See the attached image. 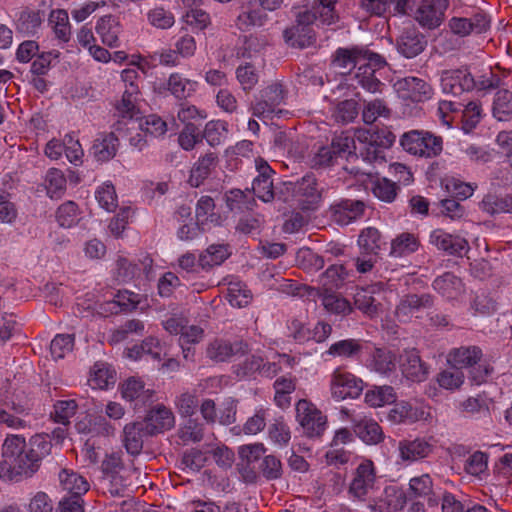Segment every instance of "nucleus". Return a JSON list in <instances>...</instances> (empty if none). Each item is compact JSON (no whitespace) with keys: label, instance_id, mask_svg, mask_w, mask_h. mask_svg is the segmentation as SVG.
<instances>
[{"label":"nucleus","instance_id":"55","mask_svg":"<svg viewBox=\"0 0 512 512\" xmlns=\"http://www.w3.org/2000/svg\"><path fill=\"white\" fill-rule=\"evenodd\" d=\"M50 23L54 24V32L58 39L67 42L70 37V26L66 10H53L49 16Z\"/></svg>","mask_w":512,"mask_h":512},{"label":"nucleus","instance_id":"22","mask_svg":"<svg viewBox=\"0 0 512 512\" xmlns=\"http://www.w3.org/2000/svg\"><path fill=\"white\" fill-rule=\"evenodd\" d=\"M365 208V203L356 199H341L331 205L335 221L342 225H347L362 217Z\"/></svg>","mask_w":512,"mask_h":512},{"label":"nucleus","instance_id":"29","mask_svg":"<svg viewBox=\"0 0 512 512\" xmlns=\"http://www.w3.org/2000/svg\"><path fill=\"white\" fill-rule=\"evenodd\" d=\"M368 367L379 374H389L396 368V356L385 348H375L368 359Z\"/></svg>","mask_w":512,"mask_h":512},{"label":"nucleus","instance_id":"13","mask_svg":"<svg viewBox=\"0 0 512 512\" xmlns=\"http://www.w3.org/2000/svg\"><path fill=\"white\" fill-rule=\"evenodd\" d=\"M442 91L454 96L475 88V79L466 69L445 70L441 74Z\"/></svg>","mask_w":512,"mask_h":512},{"label":"nucleus","instance_id":"43","mask_svg":"<svg viewBox=\"0 0 512 512\" xmlns=\"http://www.w3.org/2000/svg\"><path fill=\"white\" fill-rule=\"evenodd\" d=\"M136 98H128L125 95L122 96V100L117 104V116L120 118L114 124L115 130H122V125H126L130 123L132 125L131 129H135L136 122L133 120L137 113L136 106L134 104Z\"/></svg>","mask_w":512,"mask_h":512},{"label":"nucleus","instance_id":"48","mask_svg":"<svg viewBox=\"0 0 512 512\" xmlns=\"http://www.w3.org/2000/svg\"><path fill=\"white\" fill-rule=\"evenodd\" d=\"M355 433L367 444H377L382 438V429L378 423L371 420L359 422L354 429Z\"/></svg>","mask_w":512,"mask_h":512},{"label":"nucleus","instance_id":"24","mask_svg":"<svg viewBox=\"0 0 512 512\" xmlns=\"http://www.w3.org/2000/svg\"><path fill=\"white\" fill-rule=\"evenodd\" d=\"M400 458L406 462H413L427 457L433 446L425 439L401 440L398 444Z\"/></svg>","mask_w":512,"mask_h":512},{"label":"nucleus","instance_id":"32","mask_svg":"<svg viewBox=\"0 0 512 512\" xmlns=\"http://www.w3.org/2000/svg\"><path fill=\"white\" fill-rule=\"evenodd\" d=\"M96 31L104 44L110 47L118 46L121 26L115 17L111 15L102 17L96 25Z\"/></svg>","mask_w":512,"mask_h":512},{"label":"nucleus","instance_id":"9","mask_svg":"<svg viewBox=\"0 0 512 512\" xmlns=\"http://www.w3.org/2000/svg\"><path fill=\"white\" fill-rule=\"evenodd\" d=\"M376 480L374 463L365 459L355 469L348 492L354 498L365 500L369 492L374 489Z\"/></svg>","mask_w":512,"mask_h":512},{"label":"nucleus","instance_id":"52","mask_svg":"<svg viewBox=\"0 0 512 512\" xmlns=\"http://www.w3.org/2000/svg\"><path fill=\"white\" fill-rule=\"evenodd\" d=\"M296 260L298 265L307 272H316L324 267L325 261L322 256L309 248L300 249Z\"/></svg>","mask_w":512,"mask_h":512},{"label":"nucleus","instance_id":"26","mask_svg":"<svg viewBox=\"0 0 512 512\" xmlns=\"http://www.w3.org/2000/svg\"><path fill=\"white\" fill-rule=\"evenodd\" d=\"M124 468L121 455L119 453H111L106 455L101 463V470L103 474L110 478L112 486L116 485L115 489H110V492L115 495H119L123 487H126V483L121 476L120 471Z\"/></svg>","mask_w":512,"mask_h":512},{"label":"nucleus","instance_id":"40","mask_svg":"<svg viewBox=\"0 0 512 512\" xmlns=\"http://www.w3.org/2000/svg\"><path fill=\"white\" fill-rule=\"evenodd\" d=\"M59 481L62 489L67 492V495L82 496V494L89 489L88 482L75 472L62 470L59 474Z\"/></svg>","mask_w":512,"mask_h":512},{"label":"nucleus","instance_id":"5","mask_svg":"<svg viewBox=\"0 0 512 512\" xmlns=\"http://www.w3.org/2000/svg\"><path fill=\"white\" fill-rule=\"evenodd\" d=\"M283 186L297 198L303 209L313 210L321 202L323 188L319 187L314 174H306L296 181H285Z\"/></svg>","mask_w":512,"mask_h":512},{"label":"nucleus","instance_id":"28","mask_svg":"<svg viewBox=\"0 0 512 512\" xmlns=\"http://www.w3.org/2000/svg\"><path fill=\"white\" fill-rule=\"evenodd\" d=\"M435 291L447 299H456L464 292L462 280L451 272L438 276L432 284Z\"/></svg>","mask_w":512,"mask_h":512},{"label":"nucleus","instance_id":"20","mask_svg":"<svg viewBox=\"0 0 512 512\" xmlns=\"http://www.w3.org/2000/svg\"><path fill=\"white\" fill-rule=\"evenodd\" d=\"M427 40L416 28H406L397 39V50L406 58H413L425 49Z\"/></svg>","mask_w":512,"mask_h":512},{"label":"nucleus","instance_id":"56","mask_svg":"<svg viewBox=\"0 0 512 512\" xmlns=\"http://www.w3.org/2000/svg\"><path fill=\"white\" fill-rule=\"evenodd\" d=\"M390 109L381 99H375L365 104L362 117L366 124L374 123L378 117H389Z\"/></svg>","mask_w":512,"mask_h":512},{"label":"nucleus","instance_id":"27","mask_svg":"<svg viewBox=\"0 0 512 512\" xmlns=\"http://www.w3.org/2000/svg\"><path fill=\"white\" fill-rule=\"evenodd\" d=\"M364 53H366V47L362 46L338 48L333 55V64L342 69V73L350 72L358 64L361 65V56Z\"/></svg>","mask_w":512,"mask_h":512},{"label":"nucleus","instance_id":"31","mask_svg":"<svg viewBox=\"0 0 512 512\" xmlns=\"http://www.w3.org/2000/svg\"><path fill=\"white\" fill-rule=\"evenodd\" d=\"M118 138L113 132L98 137L92 146V153L99 162L112 159L117 152Z\"/></svg>","mask_w":512,"mask_h":512},{"label":"nucleus","instance_id":"44","mask_svg":"<svg viewBox=\"0 0 512 512\" xmlns=\"http://www.w3.org/2000/svg\"><path fill=\"white\" fill-rule=\"evenodd\" d=\"M42 23L39 12L24 10L19 14L16 21V30L24 36H30L37 32Z\"/></svg>","mask_w":512,"mask_h":512},{"label":"nucleus","instance_id":"34","mask_svg":"<svg viewBox=\"0 0 512 512\" xmlns=\"http://www.w3.org/2000/svg\"><path fill=\"white\" fill-rule=\"evenodd\" d=\"M419 247L418 238L411 233H401L391 241L389 256L401 258L414 253Z\"/></svg>","mask_w":512,"mask_h":512},{"label":"nucleus","instance_id":"21","mask_svg":"<svg viewBox=\"0 0 512 512\" xmlns=\"http://www.w3.org/2000/svg\"><path fill=\"white\" fill-rule=\"evenodd\" d=\"M490 26V21L486 14L476 13L471 18H457L454 17L449 21V27L454 34L461 37L467 36L470 33H483Z\"/></svg>","mask_w":512,"mask_h":512},{"label":"nucleus","instance_id":"36","mask_svg":"<svg viewBox=\"0 0 512 512\" xmlns=\"http://www.w3.org/2000/svg\"><path fill=\"white\" fill-rule=\"evenodd\" d=\"M90 384L94 388L106 389L116 382V372L105 362H96L91 370Z\"/></svg>","mask_w":512,"mask_h":512},{"label":"nucleus","instance_id":"10","mask_svg":"<svg viewBox=\"0 0 512 512\" xmlns=\"http://www.w3.org/2000/svg\"><path fill=\"white\" fill-rule=\"evenodd\" d=\"M330 386L331 394L335 399H354L362 393L363 381L349 372L335 371Z\"/></svg>","mask_w":512,"mask_h":512},{"label":"nucleus","instance_id":"8","mask_svg":"<svg viewBox=\"0 0 512 512\" xmlns=\"http://www.w3.org/2000/svg\"><path fill=\"white\" fill-rule=\"evenodd\" d=\"M398 365L402 376L413 383L426 381L430 374V366L422 360L416 348L404 349L398 357Z\"/></svg>","mask_w":512,"mask_h":512},{"label":"nucleus","instance_id":"39","mask_svg":"<svg viewBox=\"0 0 512 512\" xmlns=\"http://www.w3.org/2000/svg\"><path fill=\"white\" fill-rule=\"evenodd\" d=\"M492 114L498 121H509L512 118V92L500 89L496 92L492 105Z\"/></svg>","mask_w":512,"mask_h":512},{"label":"nucleus","instance_id":"53","mask_svg":"<svg viewBox=\"0 0 512 512\" xmlns=\"http://www.w3.org/2000/svg\"><path fill=\"white\" fill-rule=\"evenodd\" d=\"M45 184L47 194L51 198L60 197L66 188V179L63 172L57 168L49 169L45 176Z\"/></svg>","mask_w":512,"mask_h":512},{"label":"nucleus","instance_id":"2","mask_svg":"<svg viewBox=\"0 0 512 512\" xmlns=\"http://www.w3.org/2000/svg\"><path fill=\"white\" fill-rule=\"evenodd\" d=\"M357 139L363 144L360 155L369 163L384 164L386 162L385 150L390 148L396 135L388 128L381 127L359 131Z\"/></svg>","mask_w":512,"mask_h":512},{"label":"nucleus","instance_id":"61","mask_svg":"<svg viewBox=\"0 0 512 512\" xmlns=\"http://www.w3.org/2000/svg\"><path fill=\"white\" fill-rule=\"evenodd\" d=\"M74 346V336L71 334H59L51 341L50 352L54 359H62L71 352Z\"/></svg>","mask_w":512,"mask_h":512},{"label":"nucleus","instance_id":"46","mask_svg":"<svg viewBox=\"0 0 512 512\" xmlns=\"http://www.w3.org/2000/svg\"><path fill=\"white\" fill-rule=\"evenodd\" d=\"M396 400V393L392 386H380L368 390L365 394V401L372 407H380L393 403Z\"/></svg>","mask_w":512,"mask_h":512},{"label":"nucleus","instance_id":"11","mask_svg":"<svg viewBox=\"0 0 512 512\" xmlns=\"http://www.w3.org/2000/svg\"><path fill=\"white\" fill-rule=\"evenodd\" d=\"M447 7V0H421L414 18L422 27L434 29L441 24Z\"/></svg>","mask_w":512,"mask_h":512},{"label":"nucleus","instance_id":"18","mask_svg":"<svg viewBox=\"0 0 512 512\" xmlns=\"http://www.w3.org/2000/svg\"><path fill=\"white\" fill-rule=\"evenodd\" d=\"M255 163L259 175L253 181V193L263 202H271L275 198L272 180L273 170L267 161L262 158H257Z\"/></svg>","mask_w":512,"mask_h":512},{"label":"nucleus","instance_id":"17","mask_svg":"<svg viewBox=\"0 0 512 512\" xmlns=\"http://www.w3.org/2000/svg\"><path fill=\"white\" fill-rule=\"evenodd\" d=\"M429 241L438 250L444 251L449 255L462 256L469 250V243L465 238L449 234L443 229L433 230Z\"/></svg>","mask_w":512,"mask_h":512},{"label":"nucleus","instance_id":"12","mask_svg":"<svg viewBox=\"0 0 512 512\" xmlns=\"http://www.w3.org/2000/svg\"><path fill=\"white\" fill-rule=\"evenodd\" d=\"M433 304L434 297L431 294H406L397 305L395 314L399 321L407 322L419 312L431 308Z\"/></svg>","mask_w":512,"mask_h":512},{"label":"nucleus","instance_id":"50","mask_svg":"<svg viewBox=\"0 0 512 512\" xmlns=\"http://www.w3.org/2000/svg\"><path fill=\"white\" fill-rule=\"evenodd\" d=\"M358 243L366 254L377 256L381 249V234L376 228H366L361 232Z\"/></svg>","mask_w":512,"mask_h":512},{"label":"nucleus","instance_id":"41","mask_svg":"<svg viewBox=\"0 0 512 512\" xmlns=\"http://www.w3.org/2000/svg\"><path fill=\"white\" fill-rule=\"evenodd\" d=\"M377 70L367 66H359L355 80L359 86L370 93H381L385 84L377 76Z\"/></svg>","mask_w":512,"mask_h":512},{"label":"nucleus","instance_id":"58","mask_svg":"<svg viewBox=\"0 0 512 512\" xmlns=\"http://www.w3.org/2000/svg\"><path fill=\"white\" fill-rule=\"evenodd\" d=\"M96 200L108 212H114L118 206L117 195L111 183H105L96 190Z\"/></svg>","mask_w":512,"mask_h":512},{"label":"nucleus","instance_id":"7","mask_svg":"<svg viewBox=\"0 0 512 512\" xmlns=\"http://www.w3.org/2000/svg\"><path fill=\"white\" fill-rule=\"evenodd\" d=\"M315 22L313 14L299 11L295 23L283 31L285 43L292 48L303 49L315 42L311 25Z\"/></svg>","mask_w":512,"mask_h":512},{"label":"nucleus","instance_id":"57","mask_svg":"<svg viewBox=\"0 0 512 512\" xmlns=\"http://www.w3.org/2000/svg\"><path fill=\"white\" fill-rule=\"evenodd\" d=\"M331 149L335 152V157L357 158V154L354 152L356 149L355 141L348 135H339L333 138L331 143Z\"/></svg>","mask_w":512,"mask_h":512},{"label":"nucleus","instance_id":"6","mask_svg":"<svg viewBox=\"0 0 512 512\" xmlns=\"http://www.w3.org/2000/svg\"><path fill=\"white\" fill-rule=\"evenodd\" d=\"M296 418L309 438H320L327 427V417L310 401L300 399L296 404Z\"/></svg>","mask_w":512,"mask_h":512},{"label":"nucleus","instance_id":"3","mask_svg":"<svg viewBox=\"0 0 512 512\" xmlns=\"http://www.w3.org/2000/svg\"><path fill=\"white\" fill-rule=\"evenodd\" d=\"M402 148L415 156L432 158L441 154L443 140L429 131L411 130L400 138Z\"/></svg>","mask_w":512,"mask_h":512},{"label":"nucleus","instance_id":"37","mask_svg":"<svg viewBox=\"0 0 512 512\" xmlns=\"http://www.w3.org/2000/svg\"><path fill=\"white\" fill-rule=\"evenodd\" d=\"M205 427L198 419L188 418L178 428L177 436L183 444L198 443L204 438Z\"/></svg>","mask_w":512,"mask_h":512},{"label":"nucleus","instance_id":"30","mask_svg":"<svg viewBox=\"0 0 512 512\" xmlns=\"http://www.w3.org/2000/svg\"><path fill=\"white\" fill-rule=\"evenodd\" d=\"M338 0H319L314 1L311 9L303 10L313 14L315 22L322 25H331L338 21L339 15L335 10Z\"/></svg>","mask_w":512,"mask_h":512},{"label":"nucleus","instance_id":"59","mask_svg":"<svg viewBox=\"0 0 512 512\" xmlns=\"http://www.w3.org/2000/svg\"><path fill=\"white\" fill-rule=\"evenodd\" d=\"M362 350V345L354 339L335 342L328 350V354L340 357H355Z\"/></svg>","mask_w":512,"mask_h":512},{"label":"nucleus","instance_id":"64","mask_svg":"<svg viewBox=\"0 0 512 512\" xmlns=\"http://www.w3.org/2000/svg\"><path fill=\"white\" fill-rule=\"evenodd\" d=\"M398 186L395 182L382 178L378 179L373 186L374 195L384 201V202H392L397 195Z\"/></svg>","mask_w":512,"mask_h":512},{"label":"nucleus","instance_id":"63","mask_svg":"<svg viewBox=\"0 0 512 512\" xmlns=\"http://www.w3.org/2000/svg\"><path fill=\"white\" fill-rule=\"evenodd\" d=\"M488 467V455L481 451L471 454L465 461L464 470L472 476H480Z\"/></svg>","mask_w":512,"mask_h":512},{"label":"nucleus","instance_id":"62","mask_svg":"<svg viewBox=\"0 0 512 512\" xmlns=\"http://www.w3.org/2000/svg\"><path fill=\"white\" fill-rule=\"evenodd\" d=\"M322 305L324 308L335 314H348L352 311L349 302L333 293L326 291L322 296Z\"/></svg>","mask_w":512,"mask_h":512},{"label":"nucleus","instance_id":"47","mask_svg":"<svg viewBox=\"0 0 512 512\" xmlns=\"http://www.w3.org/2000/svg\"><path fill=\"white\" fill-rule=\"evenodd\" d=\"M144 332V323L139 319H131L112 331L109 337L110 344H118L126 340L129 335H142Z\"/></svg>","mask_w":512,"mask_h":512},{"label":"nucleus","instance_id":"16","mask_svg":"<svg viewBox=\"0 0 512 512\" xmlns=\"http://www.w3.org/2000/svg\"><path fill=\"white\" fill-rule=\"evenodd\" d=\"M142 423L146 434L153 436L170 430L175 424V417L169 408L158 404L149 410Z\"/></svg>","mask_w":512,"mask_h":512},{"label":"nucleus","instance_id":"23","mask_svg":"<svg viewBox=\"0 0 512 512\" xmlns=\"http://www.w3.org/2000/svg\"><path fill=\"white\" fill-rule=\"evenodd\" d=\"M248 350V345L243 341L231 343L226 340L216 339L207 347V356L216 362H224L230 357L238 354H244Z\"/></svg>","mask_w":512,"mask_h":512},{"label":"nucleus","instance_id":"45","mask_svg":"<svg viewBox=\"0 0 512 512\" xmlns=\"http://www.w3.org/2000/svg\"><path fill=\"white\" fill-rule=\"evenodd\" d=\"M228 249L224 245H210L205 252L199 256V265L203 269H210L220 265L228 257Z\"/></svg>","mask_w":512,"mask_h":512},{"label":"nucleus","instance_id":"1","mask_svg":"<svg viewBox=\"0 0 512 512\" xmlns=\"http://www.w3.org/2000/svg\"><path fill=\"white\" fill-rule=\"evenodd\" d=\"M51 449V441L43 435L33 436L28 445L23 436L7 435L2 445L0 478L17 480L18 477H32Z\"/></svg>","mask_w":512,"mask_h":512},{"label":"nucleus","instance_id":"38","mask_svg":"<svg viewBox=\"0 0 512 512\" xmlns=\"http://www.w3.org/2000/svg\"><path fill=\"white\" fill-rule=\"evenodd\" d=\"M480 207L490 215L512 213V194L503 196L488 194L482 199Z\"/></svg>","mask_w":512,"mask_h":512},{"label":"nucleus","instance_id":"19","mask_svg":"<svg viewBox=\"0 0 512 512\" xmlns=\"http://www.w3.org/2000/svg\"><path fill=\"white\" fill-rule=\"evenodd\" d=\"M75 429L78 433L89 435L90 438L85 445L94 448V442L90 444L91 438L96 436H109L113 432V428L107 422L105 417L93 414H86L75 423Z\"/></svg>","mask_w":512,"mask_h":512},{"label":"nucleus","instance_id":"49","mask_svg":"<svg viewBox=\"0 0 512 512\" xmlns=\"http://www.w3.org/2000/svg\"><path fill=\"white\" fill-rule=\"evenodd\" d=\"M167 89L177 99H186L194 92L193 83L179 73H172L167 82Z\"/></svg>","mask_w":512,"mask_h":512},{"label":"nucleus","instance_id":"35","mask_svg":"<svg viewBox=\"0 0 512 512\" xmlns=\"http://www.w3.org/2000/svg\"><path fill=\"white\" fill-rule=\"evenodd\" d=\"M217 159L218 157L214 152L206 153L204 156L200 157L191 170L190 184L198 187L216 166Z\"/></svg>","mask_w":512,"mask_h":512},{"label":"nucleus","instance_id":"14","mask_svg":"<svg viewBox=\"0 0 512 512\" xmlns=\"http://www.w3.org/2000/svg\"><path fill=\"white\" fill-rule=\"evenodd\" d=\"M285 93L281 84H272L260 92V99L251 107L256 117H268L277 111V107L283 103Z\"/></svg>","mask_w":512,"mask_h":512},{"label":"nucleus","instance_id":"51","mask_svg":"<svg viewBox=\"0 0 512 512\" xmlns=\"http://www.w3.org/2000/svg\"><path fill=\"white\" fill-rule=\"evenodd\" d=\"M359 113L358 103L354 99H346L339 102L333 111V117L338 123L352 122Z\"/></svg>","mask_w":512,"mask_h":512},{"label":"nucleus","instance_id":"42","mask_svg":"<svg viewBox=\"0 0 512 512\" xmlns=\"http://www.w3.org/2000/svg\"><path fill=\"white\" fill-rule=\"evenodd\" d=\"M409 491L410 495L415 498H426L430 506L437 504V501L432 498L433 483L428 474L412 478L409 482Z\"/></svg>","mask_w":512,"mask_h":512},{"label":"nucleus","instance_id":"60","mask_svg":"<svg viewBox=\"0 0 512 512\" xmlns=\"http://www.w3.org/2000/svg\"><path fill=\"white\" fill-rule=\"evenodd\" d=\"M227 133L226 123L223 121H209L204 128L202 139L205 138L210 146L219 145Z\"/></svg>","mask_w":512,"mask_h":512},{"label":"nucleus","instance_id":"4","mask_svg":"<svg viewBox=\"0 0 512 512\" xmlns=\"http://www.w3.org/2000/svg\"><path fill=\"white\" fill-rule=\"evenodd\" d=\"M481 355V350L476 346L461 347L450 352L448 362L459 370L462 368H470L469 377L471 380L475 384H481L493 371V368L489 365H478L474 367L480 360Z\"/></svg>","mask_w":512,"mask_h":512},{"label":"nucleus","instance_id":"25","mask_svg":"<svg viewBox=\"0 0 512 512\" xmlns=\"http://www.w3.org/2000/svg\"><path fill=\"white\" fill-rule=\"evenodd\" d=\"M146 429L142 422H133L125 425L122 442L128 454L137 456L142 452Z\"/></svg>","mask_w":512,"mask_h":512},{"label":"nucleus","instance_id":"54","mask_svg":"<svg viewBox=\"0 0 512 512\" xmlns=\"http://www.w3.org/2000/svg\"><path fill=\"white\" fill-rule=\"evenodd\" d=\"M267 14L261 9H251L240 13L236 25L240 30H248L252 26H263L267 21Z\"/></svg>","mask_w":512,"mask_h":512},{"label":"nucleus","instance_id":"15","mask_svg":"<svg viewBox=\"0 0 512 512\" xmlns=\"http://www.w3.org/2000/svg\"><path fill=\"white\" fill-rule=\"evenodd\" d=\"M396 86L398 93L403 99L416 103L429 100L433 95L432 86L418 77H405L399 80Z\"/></svg>","mask_w":512,"mask_h":512},{"label":"nucleus","instance_id":"33","mask_svg":"<svg viewBox=\"0 0 512 512\" xmlns=\"http://www.w3.org/2000/svg\"><path fill=\"white\" fill-rule=\"evenodd\" d=\"M163 347L155 337H147L140 345H134L127 349V357L133 360L140 359L143 355H149L156 361L161 360Z\"/></svg>","mask_w":512,"mask_h":512}]
</instances>
